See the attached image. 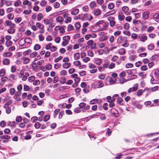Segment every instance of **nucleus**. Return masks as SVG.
I'll return each instance as SVG.
<instances>
[{
	"label": "nucleus",
	"instance_id": "nucleus-1",
	"mask_svg": "<svg viewBox=\"0 0 159 159\" xmlns=\"http://www.w3.org/2000/svg\"><path fill=\"white\" fill-rule=\"evenodd\" d=\"M70 37L69 36L67 35L64 36L63 37V41L62 43V45L64 46L67 45L69 43V40H70Z\"/></svg>",
	"mask_w": 159,
	"mask_h": 159
},
{
	"label": "nucleus",
	"instance_id": "nucleus-2",
	"mask_svg": "<svg viewBox=\"0 0 159 159\" xmlns=\"http://www.w3.org/2000/svg\"><path fill=\"white\" fill-rule=\"evenodd\" d=\"M128 41L127 38L126 37H119L117 39V43L119 44L124 43H126Z\"/></svg>",
	"mask_w": 159,
	"mask_h": 159
},
{
	"label": "nucleus",
	"instance_id": "nucleus-3",
	"mask_svg": "<svg viewBox=\"0 0 159 159\" xmlns=\"http://www.w3.org/2000/svg\"><path fill=\"white\" fill-rule=\"evenodd\" d=\"M104 84L102 80H98L96 84V86L97 88H100L104 86Z\"/></svg>",
	"mask_w": 159,
	"mask_h": 159
},
{
	"label": "nucleus",
	"instance_id": "nucleus-4",
	"mask_svg": "<svg viewBox=\"0 0 159 159\" xmlns=\"http://www.w3.org/2000/svg\"><path fill=\"white\" fill-rule=\"evenodd\" d=\"M138 89V84H137L134 85L133 87L130 88L128 90V92L131 93L133 91H136Z\"/></svg>",
	"mask_w": 159,
	"mask_h": 159
},
{
	"label": "nucleus",
	"instance_id": "nucleus-5",
	"mask_svg": "<svg viewBox=\"0 0 159 159\" xmlns=\"http://www.w3.org/2000/svg\"><path fill=\"white\" fill-rule=\"evenodd\" d=\"M32 70L33 71H38V66L35 62H33V64L32 65Z\"/></svg>",
	"mask_w": 159,
	"mask_h": 159
},
{
	"label": "nucleus",
	"instance_id": "nucleus-6",
	"mask_svg": "<svg viewBox=\"0 0 159 159\" xmlns=\"http://www.w3.org/2000/svg\"><path fill=\"white\" fill-rule=\"evenodd\" d=\"M149 13L148 11L144 12L143 14V18L144 20L147 19L149 16Z\"/></svg>",
	"mask_w": 159,
	"mask_h": 159
},
{
	"label": "nucleus",
	"instance_id": "nucleus-7",
	"mask_svg": "<svg viewBox=\"0 0 159 159\" xmlns=\"http://www.w3.org/2000/svg\"><path fill=\"white\" fill-rule=\"evenodd\" d=\"M79 12V10L77 8H74L72 9L71 12V14L73 15H75Z\"/></svg>",
	"mask_w": 159,
	"mask_h": 159
},
{
	"label": "nucleus",
	"instance_id": "nucleus-8",
	"mask_svg": "<svg viewBox=\"0 0 159 159\" xmlns=\"http://www.w3.org/2000/svg\"><path fill=\"white\" fill-rule=\"evenodd\" d=\"M22 59L23 60V63L25 64H27L30 61V59L29 58H27L25 57H22Z\"/></svg>",
	"mask_w": 159,
	"mask_h": 159
},
{
	"label": "nucleus",
	"instance_id": "nucleus-9",
	"mask_svg": "<svg viewBox=\"0 0 159 159\" xmlns=\"http://www.w3.org/2000/svg\"><path fill=\"white\" fill-rule=\"evenodd\" d=\"M118 53L120 55H124L126 53L125 49L124 48H121L119 49Z\"/></svg>",
	"mask_w": 159,
	"mask_h": 159
},
{
	"label": "nucleus",
	"instance_id": "nucleus-10",
	"mask_svg": "<svg viewBox=\"0 0 159 159\" xmlns=\"http://www.w3.org/2000/svg\"><path fill=\"white\" fill-rule=\"evenodd\" d=\"M101 13V11L99 9H96L94 11V14L96 16L100 15Z\"/></svg>",
	"mask_w": 159,
	"mask_h": 159
},
{
	"label": "nucleus",
	"instance_id": "nucleus-11",
	"mask_svg": "<svg viewBox=\"0 0 159 159\" xmlns=\"http://www.w3.org/2000/svg\"><path fill=\"white\" fill-rule=\"evenodd\" d=\"M71 65L70 63H64L63 64L62 67L64 68L68 69L70 66Z\"/></svg>",
	"mask_w": 159,
	"mask_h": 159
},
{
	"label": "nucleus",
	"instance_id": "nucleus-12",
	"mask_svg": "<svg viewBox=\"0 0 159 159\" xmlns=\"http://www.w3.org/2000/svg\"><path fill=\"white\" fill-rule=\"evenodd\" d=\"M139 38L140 39V41L144 42L147 39V37L146 35L143 36H139Z\"/></svg>",
	"mask_w": 159,
	"mask_h": 159
},
{
	"label": "nucleus",
	"instance_id": "nucleus-13",
	"mask_svg": "<svg viewBox=\"0 0 159 159\" xmlns=\"http://www.w3.org/2000/svg\"><path fill=\"white\" fill-rule=\"evenodd\" d=\"M32 40L30 38H27L24 40L25 43H32Z\"/></svg>",
	"mask_w": 159,
	"mask_h": 159
},
{
	"label": "nucleus",
	"instance_id": "nucleus-14",
	"mask_svg": "<svg viewBox=\"0 0 159 159\" xmlns=\"http://www.w3.org/2000/svg\"><path fill=\"white\" fill-rule=\"evenodd\" d=\"M102 62V60L100 58H97L95 60V63L97 65H100Z\"/></svg>",
	"mask_w": 159,
	"mask_h": 159
},
{
	"label": "nucleus",
	"instance_id": "nucleus-15",
	"mask_svg": "<svg viewBox=\"0 0 159 159\" xmlns=\"http://www.w3.org/2000/svg\"><path fill=\"white\" fill-rule=\"evenodd\" d=\"M145 91H147L149 94H150L153 92V90L151 88H148L147 87L145 88L143 90V92H145Z\"/></svg>",
	"mask_w": 159,
	"mask_h": 159
},
{
	"label": "nucleus",
	"instance_id": "nucleus-16",
	"mask_svg": "<svg viewBox=\"0 0 159 159\" xmlns=\"http://www.w3.org/2000/svg\"><path fill=\"white\" fill-rule=\"evenodd\" d=\"M74 58L75 60H77L80 58V54L79 52H77L74 54Z\"/></svg>",
	"mask_w": 159,
	"mask_h": 159
},
{
	"label": "nucleus",
	"instance_id": "nucleus-17",
	"mask_svg": "<svg viewBox=\"0 0 159 159\" xmlns=\"http://www.w3.org/2000/svg\"><path fill=\"white\" fill-rule=\"evenodd\" d=\"M41 48V46L38 44H36L34 46V49L35 51H37L40 49Z\"/></svg>",
	"mask_w": 159,
	"mask_h": 159
},
{
	"label": "nucleus",
	"instance_id": "nucleus-18",
	"mask_svg": "<svg viewBox=\"0 0 159 159\" xmlns=\"http://www.w3.org/2000/svg\"><path fill=\"white\" fill-rule=\"evenodd\" d=\"M96 2L94 1H93L90 4V7L91 8H93L94 7H95L96 6Z\"/></svg>",
	"mask_w": 159,
	"mask_h": 159
},
{
	"label": "nucleus",
	"instance_id": "nucleus-19",
	"mask_svg": "<svg viewBox=\"0 0 159 159\" xmlns=\"http://www.w3.org/2000/svg\"><path fill=\"white\" fill-rule=\"evenodd\" d=\"M36 25L38 28L40 29H43L44 28V25L40 23L37 22Z\"/></svg>",
	"mask_w": 159,
	"mask_h": 159
},
{
	"label": "nucleus",
	"instance_id": "nucleus-20",
	"mask_svg": "<svg viewBox=\"0 0 159 159\" xmlns=\"http://www.w3.org/2000/svg\"><path fill=\"white\" fill-rule=\"evenodd\" d=\"M43 18V16L42 13H39L37 16V20L40 21Z\"/></svg>",
	"mask_w": 159,
	"mask_h": 159
},
{
	"label": "nucleus",
	"instance_id": "nucleus-21",
	"mask_svg": "<svg viewBox=\"0 0 159 159\" xmlns=\"http://www.w3.org/2000/svg\"><path fill=\"white\" fill-rule=\"evenodd\" d=\"M10 62V60L8 59H4L3 60V64L5 65H7Z\"/></svg>",
	"mask_w": 159,
	"mask_h": 159
},
{
	"label": "nucleus",
	"instance_id": "nucleus-22",
	"mask_svg": "<svg viewBox=\"0 0 159 159\" xmlns=\"http://www.w3.org/2000/svg\"><path fill=\"white\" fill-rule=\"evenodd\" d=\"M66 79L65 77H62L60 81V83L62 84L66 83Z\"/></svg>",
	"mask_w": 159,
	"mask_h": 159
},
{
	"label": "nucleus",
	"instance_id": "nucleus-23",
	"mask_svg": "<svg viewBox=\"0 0 159 159\" xmlns=\"http://www.w3.org/2000/svg\"><path fill=\"white\" fill-rule=\"evenodd\" d=\"M114 7V4L112 3H109L108 6V8L111 10L113 9Z\"/></svg>",
	"mask_w": 159,
	"mask_h": 159
},
{
	"label": "nucleus",
	"instance_id": "nucleus-24",
	"mask_svg": "<svg viewBox=\"0 0 159 159\" xmlns=\"http://www.w3.org/2000/svg\"><path fill=\"white\" fill-rule=\"evenodd\" d=\"M123 102V100L122 98H119L117 100V103L120 105H123L122 102Z\"/></svg>",
	"mask_w": 159,
	"mask_h": 159
},
{
	"label": "nucleus",
	"instance_id": "nucleus-25",
	"mask_svg": "<svg viewBox=\"0 0 159 159\" xmlns=\"http://www.w3.org/2000/svg\"><path fill=\"white\" fill-rule=\"evenodd\" d=\"M12 55V53L10 52L5 53L3 54V56L4 57H10Z\"/></svg>",
	"mask_w": 159,
	"mask_h": 159
},
{
	"label": "nucleus",
	"instance_id": "nucleus-26",
	"mask_svg": "<svg viewBox=\"0 0 159 159\" xmlns=\"http://www.w3.org/2000/svg\"><path fill=\"white\" fill-rule=\"evenodd\" d=\"M60 111V110L59 109H57L54 111V117L55 118H56V117L57 116V115L58 114V113Z\"/></svg>",
	"mask_w": 159,
	"mask_h": 159
},
{
	"label": "nucleus",
	"instance_id": "nucleus-27",
	"mask_svg": "<svg viewBox=\"0 0 159 159\" xmlns=\"http://www.w3.org/2000/svg\"><path fill=\"white\" fill-rule=\"evenodd\" d=\"M31 52V50L30 49H29L24 52L23 53V54L24 56H26L28 54H30Z\"/></svg>",
	"mask_w": 159,
	"mask_h": 159
},
{
	"label": "nucleus",
	"instance_id": "nucleus-28",
	"mask_svg": "<svg viewBox=\"0 0 159 159\" xmlns=\"http://www.w3.org/2000/svg\"><path fill=\"white\" fill-rule=\"evenodd\" d=\"M83 21L86 20H88L89 15L88 13H86L83 15Z\"/></svg>",
	"mask_w": 159,
	"mask_h": 159
},
{
	"label": "nucleus",
	"instance_id": "nucleus-29",
	"mask_svg": "<svg viewBox=\"0 0 159 159\" xmlns=\"http://www.w3.org/2000/svg\"><path fill=\"white\" fill-rule=\"evenodd\" d=\"M119 20L120 21H122L125 18V16L124 15H119L118 16Z\"/></svg>",
	"mask_w": 159,
	"mask_h": 159
},
{
	"label": "nucleus",
	"instance_id": "nucleus-30",
	"mask_svg": "<svg viewBox=\"0 0 159 159\" xmlns=\"http://www.w3.org/2000/svg\"><path fill=\"white\" fill-rule=\"evenodd\" d=\"M4 2L6 3V5L7 6H10L12 5L11 2L10 1H7V0H4Z\"/></svg>",
	"mask_w": 159,
	"mask_h": 159
},
{
	"label": "nucleus",
	"instance_id": "nucleus-31",
	"mask_svg": "<svg viewBox=\"0 0 159 159\" xmlns=\"http://www.w3.org/2000/svg\"><path fill=\"white\" fill-rule=\"evenodd\" d=\"M75 26L76 29H79L81 27L80 23L79 22L75 23Z\"/></svg>",
	"mask_w": 159,
	"mask_h": 159
},
{
	"label": "nucleus",
	"instance_id": "nucleus-32",
	"mask_svg": "<svg viewBox=\"0 0 159 159\" xmlns=\"http://www.w3.org/2000/svg\"><path fill=\"white\" fill-rule=\"evenodd\" d=\"M12 42L10 40H7V41L6 42V46L7 47H8L12 45Z\"/></svg>",
	"mask_w": 159,
	"mask_h": 159
},
{
	"label": "nucleus",
	"instance_id": "nucleus-33",
	"mask_svg": "<svg viewBox=\"0 0 159 159\" xmlns=\"http://www.w3.org/2000/svg\"><path fill=\"white\" fill-rule=\"evenodd\" d=\"M50 117V115H46L43 118V121L45 122H46L48 120Z\"/></svg>",
	"mask_w": 159,
	"mask_h": 159
},
{
	"label": "nucleus",
	"instance_id": "nucleus-34",
	"mask_svg": "<svg viewBox=\"0 0 159 159\" xmlns=\"http://www.w3.org/2000/svg\"><path fill=\"white\" fill-rule=\"evenodd\" d=\"M15 31V30L12 28H11L7 30V32L10 34H12L14 33Z\"/></svg>",
	"mask_w": 159,
	"mask_h": 159
},
{
	"label": "nucleus",
	"instance_id": "nucleus-35",
	"mask_svg": "<svg viewBox=\"0 0 159 159\" xmlns=\"http://www.w3.org/2000/svg\"><path fill=\"white\" fill-rule=\"evenodd\" d=\"M41 125V124L39 122H37L34 124V127L36 129H38L40 128Z\"/></svg>",
	"mask_w": 159,
	"mask_h": 159
},
{
	"label": "nucleus",
	"instance_id": "nucleus-36",
	"mask_svg": "<svg viewBox=\"0 0 159 159\" xmlns=\"http://www.w3.org/2000/svg\"><path fill=\"white\" fill-rule=\"evenodd\" d=\"M159 17V14L158 13H156L153 16V17L154 19L156 21V20H157Z\"/></svg>",
	"mask_w": 159,
	"mask_h": 159
},
{
	"label": "nucleus",
	"instance_id": "nucleus-37",
	"mask_svg": "<svg viewBox=\"0 0 159 159\" xmlns=\"http://www.w3.org/2000/svg\"><path fill=\"white\" fill-rule=\"evenodd\" d=\"M143 92V90L142 89L139 90L137 92V95L138 96H140L142 95L143 92Z\"/></svg>",
	"mask_w": 159,
	"mask_h": 159
},
{
	"label": "nucleus",
	"instance_id": "nucleus-38",
	"mask_svg": "<svg viewBox=\"0 0 159 159\" xmlns=\"http://www.w3.org/2000/svg\"><path fill=\"white\" fill-rule=\"evenodd\" d=\"M148 49L149 50H152L154 48V46L153 44H151L148 46Z\"/></svg>",
	"mask_w": 159,
	"mask_h": 159
},
{
	"label": "nucleus",
	"instance_id": "nucleus-39",
	"mask_svg": "<svg viewBox=\"0 0 159 159\" xmlns=\"http://www.w3.org/2000/svg\"><path fill=\"white\" fill-rule=\"evenodd\" d=\"M59 12L53 13L51 14L50 16L52 18L56 17L59 14Z\"/></svg>",
	"mask_w": 159,
	"mask_h": 159
},
{
	"label": "nucleus",
	"instance_id": "nucleus-40",
	"mask_svg": "<svg viewBox=\"0 0 159 159\" xmlns=\"http://www.w3.org/2000/svg\"><path fill=\"white\" fill-rule=\"evenodd\" d=\"M52 68V65L51 64H49L46 65L45 66V69H46L47 70H49L51 69Z\"/></svg>",
	"mask_w": 159,
	"mask_h": 159
},
{
	"label": "nucleus",
	"instance_id": "nucleus-41",
	"mask_svg": "<svg viewBox=\"0 0 159 159\" xmlns=\"http://www.w3.org/2000/svg\"><path fill=\"white\" fill-rule=\"evenodd\" d=\"M140 69L142 71H146L148 69V67L147 65H144L141 67Z\"/></svg>",
	"mask_w": 159,
	"mask_h": 159
},
{
	"label": "nucleus",
	"instance_id": "nucleus-42",
	"mask_svg": "<svg viewBox=\"0 0 159 159\" xmlns=\"http://www.w3.org/2000/svg\"><path fill=\"white\" fill-rule=\"evenodd\" d=\"M56 20L58 22H61L63 20V19L62 17L59 16L57 17Z\"/></svg>",
	"mask_w": 159,
	"mask_h": 159
},
{
	"label": "nucleus",
	"instance_id": "nucleus-43",
	"mask_svg": "<svg viewBox=\"0 0 159 159\" xmlns=\"http://www.w3.org/2000/svg\"><path fill=\"white\" fill-rule=\"evenodd\" d=\"M67 74V72L65 70H62L60 73V75L62 76H65Z\"/></svg>",
	"mask_w": 159,
	"mask_h": 159
},
{
	"label": "nucleus",
	"instance_id": "nucleus-44",
	"mask_svg": "<svg viewBox=\"0 0 159 159\" xmlns=\"http://www.w3.org/2000/svg\"><path fill=\"white\" fill-rule=\"evenodd\" d=\"M122 10L124 12H127L129 10V8L127 6H124L122 7Z\"/></svg>",
	"mask_w": 159,
	"mask_h": 159
},
{
	"label": "nucleus",
	"instance_id": "nucleus-45",
	"mask_svg": "<svg viewBox=\"0 0 159 159\" xmlns=\"http://www.w3.org/2000/svg\"><path fill=\"white\" fill-rule=\"evenodd\" d=\"M5 74V71L4 69H2L0 71V76L2 77Z\"/></svg>",
	"mask_w": 159,
	"mask_h": 159
},
{
	"label": "nucleus",
	"instance_id": "nucleus-46",
	"mask_svg": "<svg viewBox=\"0 0 159 159\" xmlns=\"http://www.w3.org/2000/svg\"><path fill=\"white\" fill-rule=\"evenodd\" d=\"M74 29V27L71 25L70 24L68 25L67 31H70Z\"/></svg>",
	"mask_w": 159,
	"mask_h": 159
},
{
	"label": "nucleus",
	"instance_id": "nucleus-47",
	"mask_svg": "<svg viewBox=\"0 0 159 159\" xmlns=\"http://www.w3.org/2000/svg\"><path fill=\"white\" fill-rule=\"evenodd\" d=\"M37 55V52H34L33 53H30V57H35Z\"/></svg>",
	"mask_w": 159,
	"mask_h": 159
},
{
	"label": "nucleus",
	"instance_id": "nucleus-48",
	"mask_svg": "<svg viewBox=\"0 0 159 159\" xmlns=\"http://www.w3.org/2000/svg\"><path fill=\"white\" fill-rule=\"evenodd\" d=\"M40 84V82L38 80H34L33 82V84L34 85H39Z\"/></svg>",
	"mask_w": 159,
	"mask_h": 159
},
{
	"label": "nucleus",
	"instance_id": "nucleus-49",
	"mask_svg": "<svg viewBox=\"0 0 159 159\" xmlns=\"http://www.w3.org/2000/svg\"><path fill=\"white\" fill-rule=\"evenodd\" d=\"M15 21L16 23H19L21 21V17L16 18L15 19Z\"/></svg>",
	"mask_w": 159,
	"mask_h": 159
},
{
	"label": "nucleus",
	"instance_id": "nucleus-50",
	"mask_svg": "<svg viewBox=\"0 0 159 159\" xmlns=\"http://www.w3.org/2000/svg\"><path fill=\"white\" fill-rule=\"evenodd\" d=\"M31 12V10H25L23 12V13L25 15H29Z\"/></svg>",
	"mask_w": 159,
	"mask_h": 159
},
{
	"label": "nucleus",
	"instance_id": "nucleus-51",
	"mask_svg": "<svg viewBox=\"0 0 159 159\" xmlns=\"http://www.w3.org/2000/svg\"><path fill=\"white\" fill-rule=\"evenodd\" d=\"M71 18L70 17H67L65 21V22L66 23L70 22L71 21Z\"/></svg>",
	"mask_w": 159,
	"mask_h": 159
},
{
	"label": "nucleus",
	"instance_id": "nucleus-52",
	"mask_svg": "<svg viewBox=\"0 0 159 159\" xmlns=\"http://www.w3.org/2000/svg\"><path fill=\"white\" fill-rule=\"evenodd\" d=\"M39 38L40 41H43L44 39V36L42 34H40L39 35Z\"/></svg>",
	"mask_w": 159,
	"mask_h": 159
},
{
	"label": "nucleus",
	"instance_id": "nucleus-53",
	"mask_svg": "<svg viewBox=\"0 0 159 159\" xmlns=\"http://www.w3.org/2000/svg\"><path fill=\"white\" fill-rule=\"evenodd\" d=\"M22 118L21 116H17L16 117V120L17 122H20L22 120Z\"/></svg>",
	"mask_w": 159,
	"mask_h": 159
},
{
	"label": "nucleus",
	"instance_id": "nucleus-54",
	"mask_svg": "<svg viewBox=\"0 0 159 159\" xmlns=\"http://www.w3.org/2000/svg\"><path fill=\"white\" fill-rule=\"evenodd\" d=\"M86 106V104L84 102H81L79 104L80 108H83Z\"/></svg>",
	"mask_w": 159,
	"mask_h": 159
},
{
	"label": "nucleus",
	"instance_id": "nucleus-55",
	"mask_svg": "<svg viewBox=\"0 0 159 159\" xmlns=\"http://www.w3.org/2000/svg\"><path fill=\"white\" fill-rule=\"evenodd\" d=\"M6 123L4 121H2L0 122V126L2 127H4L5 126Z\"/></svg>",
	"mask_w": 159,
	"mask_h": 159
},
{
	"label": "nucleus",
	"instance_id": "nucleus-56",
	"mask_svg": "<svg viewBox=\"0 0 159 159\" xmlns=\"http://www.w3.org/2000/svg\"><path fill=\"white\" fill-rule=\"evenodd\" d=\"M47 2L45 0L42 1L40 3V5L42 6H44L46 5Z\"/></svg>",
	"mask_w": 159,
	"mask_h": 159
},
{
	"label": "nucleus",
	"instance_id": "nucleus-57",
	"mask_svg": "<svg viewBox=\"0 0 159 159\" xmlns=\"http://www.w3.org/2000/svg\"><path fill=\"white\" fill-rule=\"evenodd\" d=\"M21 3V1L20 0H18L16 1L14 4L15 6L17 7L19 6Z\"/></svg>",
	"mask_w": 159,
	"mask_h": 159
},
{
	"label": "nucleus",
	"instance_id": "nucleus-58",
	"mask_svg": "<svg viewBox=\"0 0 159 159\" xmlns=\"http://www.w3.org/2000/svg\"><path fill=\"white\" fill-rule=\"evenodd\" d=\"M74 64L76 66H79L81 64V63L79 61H77L74 62Z\"/></svg>",
	"mask_w": 159,
	"mask_h": 159
},
{
	"label": "nucleus",
	"instance_id": "nucleus-59",
	"mask_svg": "<svg viewBox=\"0 0 159 159\" xmlns=\"http://www.w3.org/2000/svg\"><path fill=\"white\" fill-rule=\"evenodd\" d=\"M35 79V77L33 76H31L28 78V80L30 82H32Z\"/></svg>",
	"mask_w": 159,
	"mask_h": 159
},
{
	"label": "nucleus",
	"instance_id": "nucleus-60",
	"mask_svg": "<svg viewBox=\"0 0 159 159\" xmlns=\"http://www.w3.org/2000/svg\"><path fill=\"white\" fill-rule=\"evenodd\" d=\"M7 18L9 20H12L14 17V16L12 14L10 13L7 16Z\"/></svg>",
	"mask_w": 159,
	"mask_h": 159
},
{
	"label": "nucleus",
	"instance_id": "nucleus-61",
	"mask_svg": "<svg viewBox=\"0 0 159 159\" xmlns=\"http://www.w3.org/2000/svg\"><path fill=\"white\" fill-rule=\"evenodd\" d=\"M115 64L113 62H111L110 65L108 66L109 69H112L115 67Z\"/></svg>",
	"mask_w": 159,
	"mask_h": 159
},
{
	"label": "nucleus",
	"instance_id": "nucleus-62",
	"mask_svg": "<svg viewBox=\"0 0 159 159\" xmlns=\"http://www.w3.org/2000/svg\"><path fill=\"white\" fill-rule=\"evenodd\" d=\"M74 112L76 113H79L81 111L80 108L77 107L75 108L74 110Z\"/></svg>",
	"mask_w": 159,
	"mask_h": 159
},
{
	"label": "nucleus",
	"instance_id": "nucleus-63",
	"mask_svg": "<svg viewBox=\"0 0 159 159\" xmlns=\"http://www.w3.org/2000/svg\"><path fill=\"white\" fill-rule=\"evenodd\" d=\"M124 28L125 30H128L129 28V25L128 23L125 24L124 26Z\"/></svg>",
	"mask_w": 159,
	"mask_h": 159
},
{
	"label": "nucleus",
	"instance_id": "nucleus-64",
	"mask_svg": "<svg viewBox=\"0 0 159 159\" xmlns=\"http://www.w3.org/2000/svg\"><path fill=\"white\" fill-rule=\"evenodd\" d=\"M54 6L55 8H57L59 7L60 4L58 2H56L54 3Z\"/></svg>",
	"mask_w": 159,
	"mask_h": 159
}]
</instances>
